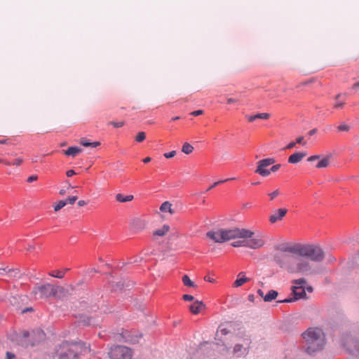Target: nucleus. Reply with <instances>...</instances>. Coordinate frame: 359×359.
<instances>
[{"label": "nucleus", "instance_id": "9b49d317", "mask_svg": "<svg viewBox=\"0 0 359 359\" xmlns=\"http://www.w3.org/2000/svg\"><path fill=\"white\" fill-rule=\"evenodd\" d=\"M257 164L258 165L255 172L264 177L268 176L269 175V170H268L266 168L269 166V158L261 160Z\"/></svg>", "mask_w": 359, "mask_h": 359}, {"label": "nucleus", "instance_id": "de8ad7c7", "mask_svg": "<svg viewBox=\"0 0 359 359\" xmlns=\"http://www.w3.org/2000/svg\"><path fill=\"white\" fill-rule=\"evenodd\" d=\"M278 296V292L275 290H271V301L275 299Z\"/></svg>", "mask_w": 359, "mask_h": 359}, {"label": "nucleus", "instance_id": "dca6fc26", "mask_svg": "<svg viewBox=\"0 0 359 359\" xmlns=\"http://www.w3.org/2000/svg\"><path fill=\"white\" fill-rule=\"evenodd\" d=\"M307 154L306 152H296L292 154L288 158V163L295 164L299 163Z\"/></svg>", "mask_w": 359, "mask_h": 359}, {"label": "nucleus", "instance_id": "864d4df0", "mask_svg": "<svg viewBox=\"0 0 359 359\" xmlns=\"http://www.w3.org/2000/svg\"><path fill=\"white\" fill-rule=\"evenodd\" d=\"M352 89L355 90V92H359V82L354 83L352 86Z\"/></svg>", "mask_w": 359, "mask_h": 359}, {"label": "nucleus", "instance_id": "aec40b11", "mask_svg": "<svg viewBox=\"0 0 359 359\" xmlns=\"http://www.w3.org/2000/svg\"><path fill=\"white\" fill-rule=\"evenodd\" d=\"M81 151V149L76 147H70L67 150L63 151L65 155L72 156H75Z\"/></svg>", "mask_w": 359, "mask_h": 359}, {"label": "nucleus", "instance_id": "f257e3e1", "mask_svg": "<svg viewBox=\"0 0 359 359\" xmlns=\"http://www.w3.org/2000/svg\"><path fill=\"white\" fill-rule=\"evenodd\" d=\"M282 253L274 255L273 261L291 273H305L312 268L310 261L320 262L324 259L323 249L316 245L294 243L274 246Z\"/></svg>", "mask_w": 359, "mask_h": 359}, {"label": "nucleus", "instance_id": "5701e85b", "mask_svg": "<svg viewBox=\"0 0 359 359\" xmlns=\"http://www.w3.org/2000/svg\"><path fill=\"white\" fill-rule=\"evenodd\" d=\"M133 199V195L123 196L121 194H117L116 195V200L120 203H126L131 201Z\"/></svg>", "mask_w": 359, "mask_h": 359}, {"label": "nucleus", "instance_id": "7ed1b4c3", "mask_svg": "<svg viewBox=\"0 0 359 359\" xmlns=\"http://www.w3.org/2000/svg\"><path fill=\"white\" fill-rule=\"evenodd\" d=\"M86 351V348L81 343H62L57 349L58 359H75L79 354Z\"/></svg>", "mask_w": 359, "mask_h": 359}, {"label": "nucleus", "instance_id": "79ce46f5", "mask_svg": "<svg viewBox=\"0 0 359 359\" xmlns=\"http://www.w3.org/2000/svg\"><path fill=\"white\" fill-rule=\"evenodd\" d=\"M182 299L184 301H193L194 299V297L191 294H184Z\"/></svg>", "mask_w": 359, "mask_h": 359}, {"label": "nucleus", "instance_id": "412c9836", "mask_svg": "<svg viewBox=\"0 0 359 359\" xmlns=\"http://www.w3.org/2000/svg\"><path fill=\"white\" fill-rule=\"evenodd\" d=\"M80 144L83 147H90L92 148H95V147H97L100 145V142H90L85 138H82L80 140Z\"/></svg>", "mask_w": 359, "mask_h": 359}, {"label": "nucleus", "instance_id": "473e14b6", "mask_svg": "<svg viewBox=\"0 0 359 359\" xmlns=\"http://www.w3.org/2000/svg\"><path fill=\"white\" fill-rule=\"evenodd\" d=\"M233 180V178H229V179H226V180H219V181H217L216 182H215L214 184H212L208 189L207 191H210L212 189H213L214 187H215L216 186H217L218 184H220L222 183H224L225 182H228L229 180Z\"/></svg>", "mask_w": 359, "mask_h": 359}, {"label": "nucleus", "instance_id": "c756f323", "mask_svg": "<svg viewBox=\"0 0 359 359\" xmlns=\"http://www.w3.org/2000/svg\"><path fill=\"white\" fill-rule=\"evenodd\" d=\"M67 204V201H60L54 207L55 211H58L60 209H62L63 207H65Z\"/></svg>", "mask_w": 359, "mask_h": 359}, {"label": "nucleus", "instance_id": "2eb2a0df", "mask_svg": "<svg viewBox=\"0 0 359 359\" xmlns=\"http://www.w3.org/2000/svg\"><path fill=\"white\" fill-rule=\"evenodd\" d=\"M132 228L135 231H141L146 227L147 222L144 219L134 218L130 222Z\"/></svg>", "mask_w": 359, "mask_h": 359}, {"label": "nucleus", "instance_id": "0e129e2a", "mask_svg": "<svg viewBox=\"0 0 359 359\" xmlns=\"http://www.w3.org/2000/svg\"><path fill=\"white\" fill-rule=\"evenodd\" d=\"M151 161V158L150 157H146L143 159V162L145 163H147Z\"/></svg>", "mask_w": 359, "mask_h": 359}, {"label": "nucleus", "instance_id": "2f4dec72", "mask_svg": "<svg viewBox=\"0 0 359 359\" xmlns=\"http://www.w3.org/2000/svg\"><path fill=\"white\" fill-rule=\"evenodd\" d=\"M257 294L260 297H263L265 302H269V291L265 295H264L263 291L261 289H259L257 290Z\"/></svg>", "mask_w": 359, "mask_h": 359}, {"label": "nucleus", "instance_id": "423d86ee", "mask_svg": "<svg viewBox=\"0 0 359 359\" xmlns=\"http://www.w3.org/2000/svg\"><path fill=\"white\" fill-rule=\"evenodd\" d=\"M224 242L236 238H252L254 233L248 229L233 228L222 229Z\"/></svg>", "mask_w": 359, "mask_h": 359}, {"label": "nucleus", "instance_id": "72a5a7b5", "mask_svg": "<svg viewBox=\"0 0 359 359\" xmlns=\"http://www.w3.org/2000/svg\"><path fill=\"white\" fill-rule=\"evenodd\" d=\"M24 162V159L22 157H19L15 158L13 162L12 163L13 165L15 166H20Z\"/></svg>", "mask_w": 359, "mask_h": 359}, {"label": "nucleus", "instance_id": "052dcab7", "mask_svg": "<svg viewBox=\"0 0 359 359\" xmlns=\"http://www.w3.org/2000/svg\"><path fill=\"white\" fill-rule=\"evenodd\" d=\"M86 204H87V203H86L85 201H83V200H80V201H79V202H78V205H79V207L84 206V205H86Z\"/></svg>", "mask_w": 359, "mask_h": 359}, {"label": "nucleus", "instance_id": "4468645a", "mask_svg": "<svg viewBox=\"0 0 359 359\" xmlns=\"http://www.w3.org/2000/svg\"><path fill=\"white\" fill-rule=\"evenodd\" d=\"M205 309V305L203 302L196 300L189 306V310L191 313L196 315Z\"/></svg>", "mask_w": 359, "mask_h": 359}, {"label": "nucleus", "instance_id": "774afa93", "mask_svg": "<svg viewBox=\"0 0 359 359\" xmlns=\"http://www.w3.org/2000/svg\"><path fill=\"white\" fill-rule=\"evenodd\" d=\"M32 308H27V309H26L25 310H23V311H22V313H25V312H26V311H32Z\"/></svg>", "mask_w": 359, "mask_h": 359}, {"label": "nucleus", "instance_id": "393cba45", "mask_svg": "<svg viewBox=\"0 0 359 359\" xmlns=\"http://www.w3.org/2000/svg\"><path fill=\"white\" fill-rule=\"evenodd\" d=\"M6 272L8 276L10 277H15L17 275L19 274V271L14 269H8V271L6 270L4 268H0V275H3Z\"/></svg>", "mask_w": 359, "mask_h": 359}, {"label": "nucleus", "instance_id": "a878e982", "mask_svg": "<svg viewBox=\"0 0 359 359\" xmlns=\"http://www.w3.org/2000/svg\"><path fill=\"white\" fill-rule=\"evenodd\" d=\"M182 282L187 287H195L196 286L194 282H193L187 275H184L182 276Z\"/></svg>", "mask_w": 359, "mask_h": 359}, {"label": "nucleus", "instance_id": "c9c22d12", "mask_svg": "<svg viewBox=\"0 0 359 359\" xmlns=\"http://www.w3.org/2000/svg\"><path fill=\"white\" fill-rule=\"evenodd\" d=\"M337 129L339 131H348L349 126L346 124H341L337 127Z\"/></svg>", "mask_w": 359, "mask_h": 359}, {"label": "nucleus", "instance_id": "58836bf2", "mask_svg": "<svg viewBox=\"0 0 359 359\" xmlns=\"http://www.w3.org/2000/svg\"><path fill=\"white\" fill-rule=\"evenodd\" d=\"M175 155H176V151H170V152L165 153V154H163V156H164L166 158H172V157H174Z\"/></svg>", "mask_w": 359, "mask_h": 359}, {"label": "nucleus", "instance_id": "c03bdc74", "mask_svg": "<svg viewBox=\"0 0 359 359\" xmlns=\"http://www.w3.org/2000/svg\"><path fill=\"white\" fill-rule=\"evenodd\" d=\"M203 114V110H196V111H194L191 113V114L192 116H199V115H201Z\"/></svg>", "mask_w": 359, "mask_h": 359}, {"label": "nucleus", "instance_id": "a19ab883", "mask_svg": "<svg viewBox=\"0 0 359 359\" xmlns=\"http://www.w3.org/2000/svg\"><path fill=\"white\" fill-rule=\"evenodd\" d=\"M256 116H257V119L258 118L267 119L269 116V114H267V113L257 114H256Z\"/></svg>", "mask_w": 359, "mask_h": 359}, {"label": "nucleus", "instance_id": "5fc2aeb1", "mask_svg": "<svg viewBox=\"0 0 359 359\" xmlns=\"http://www.w3.org/2000/svg\"><path fill=\"white\" fill-rule=\"evenodd\" d=\"M295 144H296L295 142H292L289 143L285 148L288 149H292L295 146Z\"/></svg>", "mask_w": 359, "mask_h": 359}, {"label": "nucleus", "instance_id": "6e6d98bb", "mask_svg": "<svg viewBox=\"0 0 359 359\" xmlns=\"http://www.w3.org/2000/svg\"><path fill=\"white\" fill-rule=\"evenodd\" d=\"M0 162L4 163L6 165H13L12 163L6 159H0Z\"/></svg>", "mask_w": 359, "mask_h": 359}, {"label": "nucleus", "instance_id": "6ab92c4d", "mask_svg": "<svg viewBox=\"0 0 359 359\" xmlns=\"http://www.w3.org/2000/svg\"><path fill=\"white\" fill-rule=\"evenodd\" d=\"M172 203L169 201H165L163 203L160 207V210L163 212H169L171 215L175 213V210L172 208Z\"/></svg>", "mask_w": 359, "mask_h": 359}, {"label": "nucleus", "instance_id": "49530a36", "mask_svg": "<svg viewBox=\"0 0 359 359\" xmlns=\"http://www.w3.org/2000/svg\"><path fill=\"white\" fill-rule=\"evenodd\" d=\"M279 191L277 189L273 192L271 193V200L273 199L274 198H276V196H278L279 195Z\"/></svg>", "mask_w": 359, "mask_h": 359}, {"label": "nucleus", "instance_id": "f704fd0d", "mask_svg": "<svg viewBox=\"0 0 359 359\" xmlns=\"http://www.w3.org/2000/svg\"><path fill=\"white\" fill-rule=\"evenodd\" d=\"M109 124L113 126L115 128H121L124 126L125 123H124V121H120V122L110 121L109 123Z\"/></svg>", "mask_w": 359, "mask_h": 359}, {"label": "nucleus", "instance_id": "09e8293b", "mask_svg": "<svg viewBox=\"0 0 359 359\" xmlns=\"http://www.w3.org/2000/svg\"><path fill=\"white\" fill-rule=\"evenodd\" d=\"M280 164L274 165L272 167H271V171L276 172L280 168Z\"/></svg>", "mask_w": 359, "mask_h": 359}, {"label": "nucleus", "instance_id": "338daca9", "mask_svg": "<svg viewBox=\"0 0 359 359\" xmlns=\"http://www.w3.org/2000/svg\"><path fill=\"white\" fill-rule=\"evenodd\" d=\"M59 193L60 195H65L66 192L65 189H61Z\"/></svg>", "mask_w": 359, "mask_h": 359}, {"label": "nucleus", "instance_id": "e2e57ef3", "mask_svg": "<svg viewBox=\"0 0 359 359\" xmlns=\"http://www.w3.org/2000/svg\"><path fill=\"white\" fill-rule=\"evenodd\" d=\"M127 341L131 342V343H136V342H138V340L137 339H133V338H131V339H126Z\"/></svg>", "mask_w": 359, "mask_h": 359}, {"label": "nucleus", "instance_id": "4d7b16f0", "mask_svg": "<svg viewBox=\"0 0 359 359\" xmlns=\"http://www.w3.org/2000/svg\"><path fill=\"white\" fill-rule=\"evenodd\" d=\"M292 301H293V299H292V298H290V299H285L276 302V304H278V303H281V302H291Z\"/></svg>", "mask_w": 359, "mask_h": 359}, {"label": "nucleus", "instance_id": "bf43d9fd", "mask_svg": "<svg viewBox=\"0 0 359 359\" xmlns=\"http://www.w3.org/2000/svg\"><path fill=\"white\" fill-rule=\"evenodd\" d=\"M219 332L222 334V335H226L228 334V331L226 328H222L219 330Z\"/></svg>", "mask_w": 359, "mask_h": 359}, {"label": "nucleus", "instance_id": "9d476101", "mask_svg": "<svg viewBox=\"0 0 359 359\" xmlns=\"http://www.w3.org/2000/svg\"><path fill=\"white\" fill-rule=\"evenodd\" d=\"M331 158H332V156L330 155L323 156V158H321L320 156L315 155V156H311L309 157L307 161L309 162H314L316 161H318V162L316 165V168H327L329 166Z\"/></svg>", "mask_w": 359, "mask_h": 359}, {"label": "nucleus", "instance_id": "6e6552de", "mask_svg": "<svg viewBox=\"0 0 359 359\" xmlns=\"http://www.w3.org/2000/svg\"><path fill=\"white\" fill-rule=\"evenodd\" d=\"M111 359H131L130 349L123 346H115L111 347L108 353Z\"/></svg>", "mask_w": 359, "mask_h": 359}, {"label": "nucleus", "instance_id": "ddd939ff", "mask_svg": "<svg viewBox=\"0 0 359 359\" xmlns=\"http://www.w3.org/2000/svg\"><path fill=\"white\" fill-rule=\"evenodd\" d=\"M287 210L285 208H280L274 211L273 214L271 215V223H276L281 221L285 216Z\"/></svg>", "mask_w": 359, "mask_h": 359}, {"label": "nucleus", "instance_id": "bb28decb", "mask_svg": "<svg viewBox=\"0 0 359 359\" xmlns=\"http://www.w3.org/2000/svg\"><path fill=\"white\" fill-rule=\"evenodd\" d=\"M194 147L188 142H185L182 148V151L186 154H190L193 152Z\"/></svg>", "mask_w": 359, "mask_h": 359}, {"label": "nucleus", "instance_id": "20e7f679", "mask_svg": "<svg viewBox=\"0 0 359 359\" xmlns=\"http://www.w3.org/2000/svg\"><path fill=\"white\" fill-rule=\"evenodd\" d=\"M235 343L232 353L236 357H243L248 353L251 339L245 330L239 331L233 339Z\"/></svg>", "mask_w": 359, "mask_h": 359}, {"label": "nucleus", "instance_id": "8fccbe9b", "mask_svg": "<svg viewBox=\"0 0 359 359\" xmlns=\"http://www.w3.org/2000/svg\"><path fill=\"white\" fill-rule=\"evenodd\" d=\"M76 174V172H74V170H69L66 172V175L68 177H72L73 175H74Z\"/></svg>", "mask_w": 359, "mask_h": 359}, {"label": "nucleus", "instance_id": "680f3d73", "mask_svg": "<svg viewBox=\"0 0 359 359\" xmlns=\"http://www.w3.org/2000/svg\"><path fill=\"white\" fill-rule=\"evenodd\" d=\"M248 299L250 302H254L255 297L254 294H249Z\"/></svg>", "mask_w": 359, "mask_h": 359}, {"label": "nucleus", "instance_id": "603ef678", "mask_svg": "<svg viewBox=\"0 0 359 359\" xmlns=\"http://www.w3.org/2000/svg\"><path fill=\"white\" fill-rule=\"evenodd\" d=\"M317 131H318L317 128H313V129L311 130L309 132H308L306 135L310 137L311 135H315L317 133Z\"/></svg>", "mask_w": 359, "mask_h": 359}, {"label": "nucleus", "instance_id": "4c0bfd02", "mask_svg": "<svg viewBox=\"0 0 359 359\" xmlns=\"http://www.w3.org/2000/svg\"><path fill=\"white\" fill-rule=\"evenodd\" d=\"M76 200L77 196H72L65 200V201H67V204H74Z\"/></svg>", "mask_w": 359, "mask_h": 359}, {"label": "nucleus", "instance_id": "c85d7f7f", "mask_svg": "<svg viewBox=\"0 0 359 359\" xmlns=\"http://www.w3.org/2000/svg\"><path fill=\"white\" fill-rule=\"evenodd\" d=\"M145 138H146L145 133L144 132H139L135 137V140L137 142H142L145 140Z\"/></svg>", "mask_w": 359, "mask_h": 359}, {"label": "nucleus", "instance_id": "ea45409f", "mask_svg": "<svg viewBox=\"0 0 359 359\" xmlns=\"http://www.w3.org/2000/svg\"><path fill=\"white\" fill-rule=\"evenodd\" d=\"M296 144H300L302 145H306V142L304 140V137H299L296 139Z\"/></svg>", "mask_w": 359, "mask_h": 359}, {"label": "nucleus", "instance_id": "3c124183", "mask_svg": "<svg viewBox=\"0 0 359 359\" xmlns=\"http://www.w3.org/2000/svg\"><path fill=\"white\" fill-rule=\"evenodd\" d=\"M15 358V355L11 353V352H6V359H14Z\"/></svg>", "mask_w": 359, "mask_h": 359}, {"label": "nucleus", "instance_id": "4be33fe9", "mask_svg": "<svg viewBox=\"0 0 359 359\" xmlns=\"http://www.w3.org/2000/svg\"><path fill=\"white\" fill-rule=\"evenodd\" d=\"M170 230V226L167 224L163 225L161 229L156 230L154 231V236H165Z\"/></svg>", "mask_w": 359, "mask_h": 359}, {"label": "nucleus", "instance_id": "13d9d810", "mask_svg": "<svg viewBox=\"0 0 359 359\" xmlns=\"http://www.w3.org/2000/svg\"><path fill=\"white\" fill-rule=\"evenodd\" d=\"M205 280L208 281L210 283H215V279L213 278H211L210 276H205L204 278Z\"/></svg>", "mask_w": 359, "mask_h": 359}, {"label": "nucleus", "instance_id": "69168bd1", "mask_svg": "<svg viewBox=\"0 0 359 359\" xmlns=\"http://www.w3.org/2000/svg\"><path fill=\"white\" fill-rule=\"evenodd\" d=\"M8 143V139H2L0 140V144H5Z\"/></svg>", "mask_w": 359, "mask_h": 359}, {"label": "nucleus", "instance_id": "f3484780", "mask_svg": "<svg viewBox=\"0 0 359 359\" xmlns=\"http://www.w3.org/2000/svg\"><path fill=\"white\" fill-rule=\"evenodd\" d=\"M246 247L256 249L262 247L264 244L263 241L260 239L248 238L246 239Z\"/></svg>", "mask_w": 359, "mask_h": 359}, {"label": "nucleus", "instance_id": "e433bc0d", "mask_svg": "<svg viewBox=\"0 0 359 359\" xmlns=\"http://www.w3.org/2000/svg\"><path fill=\"white\" fill-rule=\"evenodd\" d=\"M226 102L229 104H234V103H236V104L239 103V100L238 99L233 98V97H228L226 100Z\"/></svg>", "mask_w": 359, "mask_h": 359}, {"label": "nucleus", "instance_id": "cd10ccee", "mask_svg": "<svg viewBox=\"0 0 359 359\" xmlns=\"http://www.w3.org/2000/svg\"><path fill=\"white\" fill-rule=\"evenodd\" d=\"M243 240H240V241H235L233 243H231V245L233 247H242V246H244V247H246V239L247 238H243Z\"/></svg>", "mask_w": 359, "mask_h": 359}, {"label": "nucleus", "instance_id": "a211bd4d", "mask_svg": "<svg viewBox=\"0 0 359 359\" xmlns=\"http://www.w3.org/2000/svg\"><path fill=\"white\" fill-rule=\"evenodd\" d=\"M249 280L250 278H246L243 272H240L238 274L237 279L233 283V286L235 287H238Z\"/></svg>", "mask_w": 359, "mask_h": 359}, {"label": "nucleus", "instance_id": "7c9ffc66", "mask_svg": "<svg viewBox=\"0 0 359 359\" xmlns=\"http://www.w3.org/2000/svg\"><path fill=\"white\" fill-rule=\"evenodd\" d=\"M340 97V95H337L335 97V100H336V102L334 104V107L336 108V109H339V108H342L344 105V102H340L338 100V99Z\"/></svg>", "mask_w": 359, "mask_h": 359}, {"label": "nucleus", "instance_id": "b1692460", "mask_svg": "<svg viewBox=\"0 0 359 359\" xmlns=\"http://www.w3.org/2000/svg\"><path fill=\"white\" fill-rule=\"evenodd\" d=\"M67 271H69V269H65L64 270H55L50 272L48 274L52 277L62 278Z\"/></svg>", "mask_w": 359, "mask_h": 359}, {"label": "nucleus", "instance_id": "1a4fd4ad", "mask_svg": "<svg viewBox=\"0 0 359 359\" xmlns=\"http://www.w3.org/2000/svg\"><path fill=\"white\" fill-rule=\"evenodd\" d=\"M305 284L306 280L304 278H300L294 281V285L292 286V292L294 296V299L296 300L305 297Z\"/></svg>", "mask_w": 359, "mask_h": 359}, {"label": "nucleus", "instance_id": "f03ea898", "mask_svg": "<svg viewBox=\"0 0 359 359\" xmlns=\"http://www.w3.org/2000/svg\"><path fill=\"white\" fill-rule=\"evenodd\" d=\"M302 337L306 344V352L310 354L320 351L325 345V334L320 328L310 327Z\"/></svg>", "mask_w": 359, "mask_h": 359}, {"label": "nucleus", "instance_id": "37998d69", "mask_svg": "<svg viewBox=\"0 0 359 359\" xmlns=\"http://www.w3.org/2000/svg\"><path fill=\"white\" fill-rule=\"evenodd\" d=\"M37 179H38V176L36 175H33L29 176L27 178V182L31 183V182H32L34 181L37 180Z\"/></svg>", "mask_w": 359, "mask_h": 359}, {"label": "nucleus", "instance_id": "39448f33", "mask_svg": "<svg viewBox=\"0 0 359 359\" xmlns=\"http://www.w3.org/2000/svg\"><path fill=\"white\" fill-rule=\"evenodd\" d=\"M63 290L60 286L52 285L50 283L36 285L32 292L35 299H47L55 297L58 292Z\"/></svg>", "mask_w": 359, "mask_h": 359}, {"label": "nucleus", "instance_id": "f8f14e48", "mask_svg": "<svg viewBox=\"0 0 359 359\" xmlns=\"http://www.w3.org/2000/svg\"><path fill=\"white\" fill-rule=\"evenodd\" d=\"M206 236L208 238L212 240L215 243H224L222 229L210 231L207 232Z\"/></svg>", "mask_w": 359, "mask_h": 359}, {"label": "nucleus", "instance_id": "a18cd8bd", "mask_svg": "<svg viewBox=\"0 0 359 359\" xmlns=\"http://www.w3.org/2000/svg\"><path fill=\"white\" fill-rule=\"evenodd\" d=\"M246 118L248 120L249 122H252L255 120L257 119V116L256 115H253V116H246Z\"/></svg>", "mask_w": 359, "mask_h": 359}, {"label": "nucleus", "instance_id": "0eeeda50", "mask_svg": "<svg viewBox=\"0 0 359 359\" xmlns=\"http://www.w3.org/2000/svg\"><path fill=\"white\" fill-rule=\"evenodd\" d=\"M44 333L41 330L32 331L31 332L24 331L22 334V339L21 345L23 346H34L44 339Z\"/></svg>", "mask_w": 359, "mask_h": 359}]
</instances>
